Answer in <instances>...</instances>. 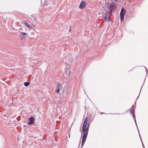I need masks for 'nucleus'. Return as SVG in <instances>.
I'll return each mask as SVG.
<instances>
[{"instance_id": "1", "label": "nucleus", "mask_w": 148, "mask_h": 148, "mask_svg": "<svg viewBox=\"0 0 148 148\" xmlns=\"http://www.w3.org/2000/svg\"><path fill=\"white\" fill-rule=\"evenodd\" d=\"M106 6L108 9V11L112 13L114 12L116 8V4L112 2L111 3H108Z\"/></svg>"}, {"instance_id": "2", "label": "nucleus", "mask_w": 148, "mask_h": 148, "mask_svg": "<svg viewBox=\"0 0 148 148\" xmlns=\"http://www.w3.org/2000/svg\"><path fill=\"white\" fill-rule=\"evenodd\" d=\"M87 122V118H86L84 121V122L82 126V131L83 133V135L87 136L88 131V125L86 128Z\"/></svg>"}, {"instance_id": "3", "label": "nucleus", "mask_w": 148, "mask_h": 148, "mask_svg": "<svg viewBox=\"0 0 148 148\" xmlns=\"http://www.w3.org/2000/svg\"><path fill=\"white\" fill-rule=\"evenodd\" d=\"M54 87L56 88L55 92L57 93H59L60 90H62V86L60 84H56Z\"/></svg>"}, {"instance_id": "4", "label": "nucleus", "mask_w": 148, "mask_h": 148, "mask_svg": "<svg viewBox=\"0 0 148 148\" xmlns=\"http://www.w3.org/2000/svg\"><path fill=\"white\" fill-rule=\"evenodd\" d=\"M125 9L123 8H122L120 15V20L121 21H123V20L124 16L125 14Z\"/></svg>"}, {"instance_id": "5", "label": "nucleus", "mask_w": 148, "mask_h": 148, "mask_svg": "<svg viewBox=\"0 0 148 148\" xmlns=\"http://www.w3.org/2000/svg\"><path fill=\"white\" fill-rule=\"evenodd\" d=\"M112 13L108 11L107 12L105 17V19L106 21H108L109 20L110 16L112 15Z\"/></svg>"}, {"instance_id": "6", "label": "nucleus", "mask_w": 148, "mask_h": 148, "mask_svg": "<svg viewBox=\"0 0 148 148\" xmlns=\"http://www.w3.org/2000/svg\"><path fill=\"white\" fill-rule=\"evenodd\" d=\"M35 119V118L33 117H31L30 118H29L28 119L29 121L27 123V124L29 125L33 124L34 121Z\"/></svg>"}, {"instance_id": "7", "label": "nucleus", "mask_w": 148, "mask_h": 148, "mask_svg": "<svg viewBox=\"0 0 148 148\" xmlns=\"http://www.w3.org/2000/svg\"><path fill=\"white\" fill-rule=\"evenodd\" d=\"M134 106L133 105L132 106V108H131L132 110L131 113H132V116H133V118L134 119V121H135V123H136V124L137 125L136 123V120H135V116L134 114V109H132V108H134Z\"/></svg>"}, {"instance_id": "8", "label": "nucleus", "mask_w": 148, "mask_h": 148, "mask_svg": "<svg viewBox=\"0 0 148 148\" xmlns=\"http://www.w3.org/2000/svg\"><path fill=\"white\" fill-rule=\"evenodd\" d=\"M85 2L84 1H82L79 5V8H83L85 6Z\"/></svg>"}, {"instance_id": "9", "label": "nucleus", "mask_w": 148, "mask_h": 148, "mask_svg": "<svg viewBox=\"0 0 148 148\" xmlns=\"http://www.w3.org/2000/svg\"><path fill=\"white\" fill-rule=\"evenodd\" d=\"M86 137H87V136L84 135H83L82 138V139L81 147H82L83 146V144H84V143L85 141V140L86 138Z\"/></svg>"}, {"instance_id": "10", "label": "nucleus", "mask_w": 148, "mask_h": 148, "mask_svg": "<svg viewBox=\"0 0 148 148\" xmlns=\"http://www.w3.org/2000/svg\"><path fill=\"white\" fill-rule=\"evenodd\" d=\"M26 33L24 32H22L21 34V36L22 39H24L26 36Z\"/></svg>"}, {"instance_id": "11", "label": "nucleus", "mask_w": 148, "mask_h": 148, "mask_svg": "<svg viewBox=\"0 0 148 148\" xmlns=\"http://www.w3.org/2000/svg\"><path fill=\"white\" fill-rule=\"evenodd\" d=\"M24 24L25 26H26L28 28H30L31 27V26L27 22H25L24 23Z\"/></svg>"}, {"instance_id": "12", "label": "nucleus", "mask_w": 148, "mask_h": 148, "mask_svg": "<svg viewBox=\"0 0 148 148\" xmlns=\"http://www.w3.org/2000/svg\"><path fill=\"white\" fill-rule=\"evenodd\" d=\"M29 84V82H25L24 83V85L26 86H28Z\"/></svg>"}, {"instance_id": "13", "label": "nucleus", "mask_w": 148, "mask_h": 148, "mask_svg": "<svg viewBox=\"0 0 148 148\" xmlns=\"http://www.w3.org/2000/svg\"><path fill=\"white\" fill-rule=\"evenodd\" d=\"M118 0H112L113 1L116 2Z\"/></svg>"}, {"instance_id": "14", "label": "nucleus", "mask_w": 148, "mask_h": 148, "mask_svg": "<svg viewBox=\"0 0 148 148\" xmlns=\"http://www.w3.org/2000/svg\"><path fill=\"white\" fill-rule=\"evenodd\" d=\"M71 27L69 30V32H70L71 31Z\"/></svg>"}, {"instance_id": "15", "label": "nucleus", "mask_w": 148, "mask_h": 148, "mask_svg": "<svg viewBox=\"0 0 148 148\" xmlns=\"http://www.w3.org/2000/svg\"><path fill=\"white\" fill-rule=\"evenodd\" d=\"M144 66V67L145 68V70L146 71V68L145 67V66Z\"/></svg>"}, {"instance_id": "16", "label": "nucleus", "mask_w": 148, "mask_h": 148, "mask_svg": "<svg viewBox=\"0 0 148 148\" xmlns=\"http://www.w3.org/2000/svg\"><path fill=\"white\" fill-rule=\"evenodd\" d=\"M143 147H144V146H143Z\"/></svg>"}]
</instances>
